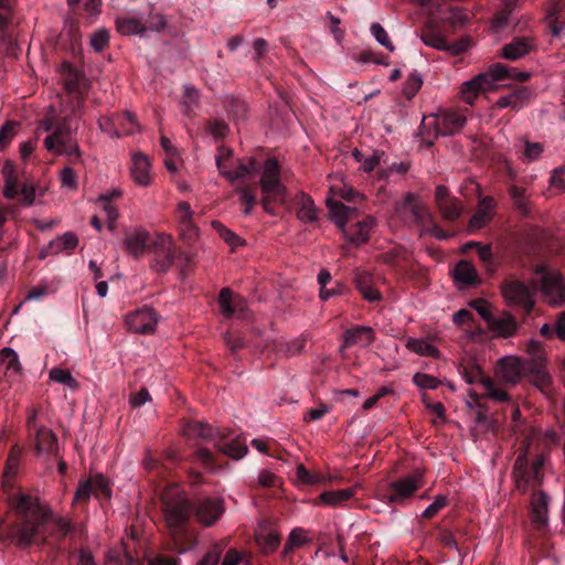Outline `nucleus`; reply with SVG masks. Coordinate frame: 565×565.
<instances>
[{
  "instance_id": "10",
  "label": "nucleus",
  "mask_w": 565,
  "mask_h": 565,
  "mask_svg": "<svg viewBox=\"0 0 565 565\" xmlns=\"http://www.w3.org/2000/svg\"><path fill=\"white\" fill-rule=\"evenodd\" d=\"M544 460L542 457H536L529 463L526 455H519L513 465V478L516 489L524 493L529 489H535L541 486L543 480Z\"/></svg>"
},
{
  "instance_id": "33",
  "label": "nucleus",
  "mask_w": 565,
  "mask_h": 565,
  "mask_svg": "<svg viewBox=\"0 0 565 565\" xmlns=\"http://www.w3.org/2000/svg\"><path fill=\"white\" fill-rule=\"evenodd\" d=\"M354 284L365 300L375 302L382 299L381 292L372 286V277L370 274L356 273Z\"/></svg>"
},
{
  "instance_id": "52",
  "label": "nucleus",
  "mask_w": 565,
  "mask_h": 565,
  "mask_svg": "<svg viewBox=\"0 0 565 565\" xmlns=\"http://www.w3.org/2000/svg\"><path fill=\"white\" fill-rule=\"evenodd\" d=\"M471 246L477 248L480 260L488 267L489 270L494 271L493 254L489 245H481L480 243L472 242Z\"/></svg>"
},
{
  "instance_id": "24",
  "label": "nucleus",
  "mask_w": 565,
  "mask_h": 565,
  "mask_svg": "<svg viewBox=\"0 0 565 565\" xmlns=\"http://www.w3.org/2000/svg\"><path fill=\"white\" fill-rule=\"evenodd\" d=\"M522 364L520 359L514 356L502 358L499 361L498 374L509 383H516L522 375Z\"/></svg>"
},
{
  "instance_id": "35",
  "label": "nucleus",
  "mask_w": 565,
  "mask_h": 565,
  "mask_svg": "<svg viewBox=\"0 0 565 565\" xmlns=\"http://www.w3.org/2000/svg\"><path fill=\"white\" fill-rule=\"evenodd\" d=\"M235 192L238 194V200L243 206L244 215H249L254 206L257 204L256 185H239L235 189Z\"/></svg>"
},
{
  "instance_id": "7",
  "label": "nucleus",
  "mask_w": 565,
  "mask_h": 565,
  "mask_svg": "<svg viewBox=\"0 0 565 565\" xmlns=\"http://www.w3.org/2000/svg\"><path fill=\"white\" fill-rule=\"evenodd\" d=\"M532 284L550 306L563 307L565 305V278L561 271L551 269L544 264L535 265Z\"/></svg>"
},
{
  "instance_id": "51",
  "label": "nucleus",
  "mask_w": 565,
  "mask_h": 565,
  "mask_svg": "<svg viewBox=\"0 0 565 565\" xmlns=\"http://www.w3.org/2000/svg\"><path fill=\"white\" fill-rule=\"evenodd\" d=\"M252 446L256 448L259 452L267 454L278 459H282V450H280L278 445L274 441L269 444L262 439H253Z\"/></svg>"
},
{
  "instance_id": "5",
  "label": "nucleus",
  "mask_w": 565,
  "mask_h": 565,
  "mask_svg": "<svg viewBox=\"0 0 565 565\" xmlns=\"http://www.w3.org/2000/svg\"><path fill=\"white\" fill-rule=\"evenodd\" d=\"M531 74L527 72H519L515 68L508 67L504 64L497 63L489 67L488 72L481 73L472 79L462 84L460 94L462 99L473 105L480 93H484L493 88L495 82L511 78L520 83L529 81Z\"/></svg>"
},
{
  "instance_id": "38",
  "label": "nucleus",
  "mask_w": 565,
  "mask_h": 565,
  "mask_svg": "<svg viewBox=\"0 0 565 565\" xmlns=\"http://www.w3.org/2000/svg\"><path fill=\"white\" fill-rule=\"evenodd\" d=\"M225 108L228 116L234 121H241L246 119L248 106L245 100L233 96L227 97L225 99Z\"/></svg>"
},
{
  "instance_id": "56",
  "label": "nucleus",
  "mask_w": 565,
  "mask_h": 565,
  "mask_svg": "<svg viewBox=\"0 0 565 565\" xmlns=\"http://www.w3.org/2000/svg\"><path fill=\"white\" fill-rule=\"evenodd\" d=\"M223 553L221 544H213L196 565H217Z\"/></svg>"
},
{
  "instance_id": "1",
  "label": "nucleus",
  "mask_w": 565,
  "mask_h": 565,
  "mask_svg": "<svg viewBox=\"0 0 565 565\" xmlns=\"http://www.w3.org/2000/svg\"><path fill=\"white\" fill-rule=\"evenodd\" d=\"M169 548L178 554L186 553L198 544V533L189 525L190 515L204 527L213 526L225 512V501L218 497H198L189 500L182 494L166 491L161 495Z\"/></svg>"
},
{
  "instance_id": "4",
  "label": "nucleus",
  "mask_w": 565,
  "mask_h": 565,
  "mask_svg": "<svg viewBox=\"0 0 565 565\" xmlns=\"http://www.w3.org/2000/svg\"><path fill=\"white\" fill-rule=\"evenodd\" d=\"M327 206L335 225L351 244L359 246L370 239V233L376 224L374 216L366 215L363 220L347 228V223L358 216V209L347 206L342 202L332 199L327 201Z\"/></svg>"
},
{
  "instance_id": "26",
  "label": "nucleus",
  "mask_w": 565,
  "mask_h": 565,
  "mask_svg": "<svg viewBox=\"0 0 565 565\" xmlns=\"http://www.w3.org/2000/svg\"><path fill=\"white\" fill-rule=\"evenodd\" d=\"M296 215L299 221L303 223H313L318 220V209L310 195H307L303 192L299 193L296 198Z\"/></svg>"
},
{
  "instance_id": "63",
  "label": "nucleus",
  "mask_w": 565,
  "mask_h": 565,
  "mask_svg": "<svg viewBox=\"0 0 565 565\" xmlns=\"http://www.w3.org/2000/svg\"><path fill=\"white\" fill-rule=\"evenodd\" d=\"M81 74L74 70L70 71L65 79V89L70 94H81Z\"/></svg>"
},
{
  "instance_id": "6",
  "label": "nucleus",
  "mask_w": 565,
  "mask_h": 565,
  "mask_svg": "<svg viewBox=\"0 0 565 565\" xmlns=\"http://www.w3.org/2000/svg\"><path fill=\"white\" fill-rule=\"evenodd\" d=\"M396 214L405 225L418 226L420 235L429 234L438 239H446L448 234L434 221L433 214L414 193H407L396 206Z\"/></svg>"
},
{
  "instance_id": "42",
  "label": "nucleus",
  "mask_w": 565,
  "mask_h": 565,
  "mask_svg": "<svg viewBox=\"0 0 565 565\" xmlns=\"http://www.w3.org/2000/svg\"><path fill=\"white\" fill-rule=\"evenodd\" d=\"M117 126V138L122 135H131L137 129V120L130 113H122L115 115Z\"/></svg>"
},
{
  "instance_id": "58",
  "label": "nucleus",
  "mask_w": 565,
  "mask_h": 565,
  "mask_svg": "<svg viewBox=\"0 0 565 565\" xmlns=\"http://www.w3.org/2000/svg\"><path fill=\"white\" fill-rule=\"evenodd\" d=\"M511 97L512 105L511 107L514 109L522 108L527 99L531 96V92L526 87H518L511 94L508 95Z\"/></svg>"
},
{
  "instance_id": "17",
  "label": "nucleus",
  "mask_w": 565,
  "mask_h": 565,
  "mask_svg": "<svg viewBox=\"0 0 565 565\" xmlns=\"http://www.w3.org/2000/svg\"><path fill=\"white\" fill-rule=\"evenodd\" d=\"M158 317L152 308L143 306L126 316L128 329L136 333H152L157 327Z\"/></svg>"
},
{
  "instance_id": "27",
  "label": "nucleus",
  "mask_w": 565,
  "mask_h": 565,
  "mask_svg": "<svg viewBox=\"0 0 565 565\" xmlns=\"http://www.w3.org/2000/svg\"><path fill=\"white\" fill-rule=\"evenodd\" d=\"M533 44L529 38H514L502 47V56L510 61H516L532 50Z\"/></svg>"
},
{
  "instance_id": "39",
  "label": "nucleus",
  "mask_w": 565,
  "mask_h": 565,
  "mask_svg": "<svg viewBox=\"0 0 565 565\" xmlns=\"http://www.w3.org/2000/svg\"><path fill=\"white\" fill-rule=\"evenodd\" d=\"M77 244V236L74 233L67 232L49 243V252H53L55 254L61 252H70L73 250Z\"/></svg>"
},
{
  "instance_id": "43",
  "label": "nucleus",
  "mask_w": 565,
  "mask_h": 565,
  "mask_svg": "<svg viewBox=\"0 0 565 565\" xmlns=\"http://www.w3.org/2000/svg\"><path fill=\"white\" fill-rule=\"evenodd\" d=\"M437 207L443 217L447 221H456L462 211L460 202L455 198L445 201L444 203L437 205Z\"/></svg>"
},
{
  "instance_id": "12",
  "label": "nucleus",
  "mask_w": 565,
  "mask_h": 565,
  "mask_svg": "<svg viewBox=\"0 0 565 565\" xmlns=\"http://www.w3.org/2000/svg\"><path fill=\"white\" fill-rule=\"evenodd\" d=\"M423 478V471L420 469H416L409 475L391 482L383 497L390 503L402 504L422 488Z\"/></svg>"
},
{
  "instance_id": "2",
  "label": "nucleus",
  "mask_w": 565,
  "mask_h": 565,
  "mask_svg": "<svg viewBox=\"0 0 565 565\" xmlns=\"http://www.w3.org/2000/svg\"><path fill=\"white\" fill-rule=\"evenodd\" d=\"M9 505L14 516L10 530L19 546L47 544L51 537L57 550H64L63 542L73 531V524L68 520H52V512L43 507L38 498L26 493L11 495Z\"/></svg>"
},
{
  "instance_id": "50",
  "label": "nucleus",
  "mask_w": 565,
  "mask_h": 565,
  "mask_svg": "<svg viewBox=\"0 0 565 565\" xmlns=\"http://www.w3.org/2000/svg\"><path fill=\"white\" fill-rule=\"evenodd\" d=\"M233 156V151L224 146L218 147L216 156V167L220 173L224 177L228 174V169L232 167L230 160Z\"/></svg>"
},
{
  "instance_id": "16",
  "label": "nucleus",
  "mask_w": 565,
  "mask_h": 565,
  "mask_svg": "<svg viewBox=\"0 0 565 565\" xmlns=\"http://www.w3.org/2000/svg\"><path fill=\"white\" fill-rule=\"evenodd\" d=\"M422 41L430 47L439 51H445L451 55H460L468 50V41L459 40L454 43H449L441 34H439L433 26L427 25L422 32Z\"/></svg>"
},
{
  "instance_id": "41",
  "label": "nucleus",
  "mask_w": 565,
  "mask_h": 565,
  "mask_svg": "<svg viewBox=\"0 0 565 565\" xmlns=\"http://www.w3.org/2000/svg\"><path fill=\"white\" fill-rule=\"evenodd\" d=\"M406 348L423 356L437 358L439 355L438 349L424 339L409 338Z\"/></svg>"
},
{
  "instance_id": "29",
  "label": "nucleus",
  "mask_w": 565,
  "mask_h": 565,
  "mask_svg": "<svg viewBox=\"0 0 565 565\" xmlns=\"http://www.w3.org/2000/svg\"><path fill=\"white\" fill-rule=\"evenodd\" d=\"M487 326L491 331L503 338L513 335L518 328L514 317L510 313H504L500 317L493 316Z\"/></svg>"
},
{
  "instance_id": "15",
  "label": "nucleus",
  "mask_w": 565,
  "mask_h": 565,
  "mask_svg": "<svg viewBox=\"0 0 565 565\" xmlns=\"http://www.w3.org/2000/svg\"><path fill=\"white\" fill-rule=\"evenodd\" d=\"M232 435L230 429L217 428L214 446L225 456L238 460L247 454L248 448L245 438L232 437Z\"/></svg>"
},
{
  "instance_id": "53",
  "label": "nucleus",
  "mask_w": 565,
  "mask_h": 565,
  "mask_svg": "<svg viewBox=\"0 0 565 565\" xmlns=\"http://www.w3.org/2000/svg\"><path fill=\"white\" fill-rule=\"evenodd\" d=\"M147 565H180L181 559L163 553H152L146 556Z\"/></svg>"
},
{
  "instance_id": "59",
  "label": "nucleus",
  "mask_w": 565,
  "mask_h": 565,
  "mask_svg": "<svg viewBox=\"0 0 565 565\" xmlns=\"http://www.w3.org/2000/svg\"><path fill=\"white\" fill-rule=\"evenodd\" d=\"M449 500L446 495H437L431 504H429L425 511L422 513V518L431 519L434 518L441 509L448 505Z\"/></svg>"
},
{
  "instance_id": "32",
  "label": "nucleus",
  "mask_w": 565,
  "mask_h": 565,
  "mask_svg": "<svg viewBox=\"0 0 565 565\" xmlns=\"http://www.w3.org/2000/svg\"><path fill=\"white\" fill-rule=\"evenodd\" d=\"M149 159L145 154L136 153L132 157L131 175L136 183L143 186L149 184Z\"/></svg>"
},
{
  "instance_id": "3",
  "label": "nucleus",
  "mask_w": 565,
  "mask_h": 565,
  "mask_svg": "<svg viewBox=\"0 0 565 565\" xmlns=\"http://www.w3.org/2000/svg\"><path fill=\"white\" fill-rule=\"evenodd\" d=\"M263 170L259 186L263 193L260 204L263 209L275 214L273 204H284L287 199V189L281 182L279 163L275 158H268L262 164L257 159L250 157L246 161L237 160L235 169H228V174L224 178L231 183L243 180L248 175L259 173Z\"/></svg>"
},
{
  "instance_id": "30",
  "label": "nucleus",
  "mask_w": 565,
  "mask_h": 565,
  "mask_svg": "<svg viewBox=\"0 0 565 565\" xmlns=\"http://www.w3.org/2000/svg\"><path fill=\"white\" fill-rule=\"evenodd\" d=\"M35 449L38 454H54L57 449L56 435L44 426L36 428Z\"/></svg>"
},
{
  "instance_id": "18",
  "label": "nucleus",
  "mask_w": 565,
  "mask_h": 565,
  "mask_svg": "<svg viewBox=\"0 0 565 565\" xmlns=\"http://www.w3.org/2000/svg\"><path fill=\"white\" fill-rule=\"evenodd\" d=\"M218 306L222 315L227 318H246L247 301L238 294H234L230 288H223L218 294Z\"/></svg>"
},
{
  "instance_id": "47",
  "label": "nucleus",
  "mask_w": 565,
  "mask_h": 565,
  "mask_svg": "<svg viewBox=\"0 0 565 565\" xmlns=\"http://www.w3.org/2000/svg\"><path fill=\"white\" fill-rule=\"evenodd\" d=\"M17 121L8 120L0 128V151H3L17 134Z\"/></svg>"
},
{
  "instance_id": "20",
  "label": "nucleus",
  "mask_w": 565,
  "mask_h": 565,
  "mask_svg": "<svg viewBox=\"0 0 565 565\" xmlns=\"http://www.w3.org/2000/svg\"><path fill=\"white\" fill-rule=\"evenodd\" d=\"M342 340L343 343L340 347L341 352L354 345L367 348L374 342L375 333L371 327L355 326L343 332Z\"/></svg>"
},
{
  "instance_id": "36",
  "label": "nucleus",
  "mask_w": 565,
  "mask_h": 565,
  "mask_svg": "<svg viewBox=\"0 0 565 565\" xmlns=\"http://www.w3.org/2000/svg\"><path fill=\"white\" fill-rule=\"evenodd\" d=\"M307 543V537L302 529H294L281 552V558L284 561L291 562L294 550L300 547Z\"/></svg>"
},
{
  "instance_id": "28",
  "label": "nucleus",
  "mask_w": 565,
  "mask_h": 565,
  "mask_svg": "<svg viewBox=\"0 0 565 565\" xmlns=\"http://www.w3.org/2000/svg\"><path fill=\"white\" fill-rule=\"evenodd\" d=\"M509 195L512 200L514 209L523 216L531 213L527 189L524 185L512 183L508 188Z\"/></svg>"
},
{
  "instance_id": "37",
  "label": "nucleus",
  "mask_w": 565,
  "mask_h": 565,
  "mask_svg": "<svg viewBox=\"0 0 565 565\" xmlns=\"http://www.w3.org/2000/svg\"><path fill=\"white\" fill-rule=\"evenodd\" d=\"M116 29L122 35L142 34L146 31L140 20L132 17L117 18Z\"/></svg>"
},
{
  "instance_id": "60",
  "label": "nucleus",
  "mask_w": 565,
  "mask_h": 565,
  "mask_svg": "<svg viewBox=\"0 0 565 565\" xmlns=\"http://www.w3.org/2000/svg\"><path fill=\"white\" fill-rule=\"evenodd\" d=\"M371 33L381 45L385 46L390 51H394V45L390 40L387 32L380 23H373L371 25Z\"/></svg>"
},
{
  "instance_id": "44",
  "label": "nucleus",
  "mask_w": 565,
  "mask_h": 565,
  "mask_svg": "<svg viewBox=\"0 0 565 565\" xmlns=\"http://www.w3.org/2000/svg\"><path fill=\"white\" fill-rule=\"evenodd\" d=\"M0 367L6 371H13L18 373L20 371V362L17 352L11 348H4L0 351Z\"/></svg>"
},
{
  "instance_id": "23",
  "label": "nucleus",
  "mask_w": 565,
  "mask_h": 565,
  "mask_svg": "<svg viewBox=\"0 0 565 565\" xmlns=\"http://www.w3.org/2000/svg\"><path fill=\"white\" fill-rule=\"evenodd\" d=\"M454 277L461 288L477 286L480 282L476 267L467 262L460 260L454 269Z\"/></svg>"
},
{
  "instance_id": "48",
  "label": "nucleus",
  "mask_w": 565,
  "mask_h": 565,
  "mask_svg": "<svg viewBox=\"0 0 565 565\" xmlns=\"http://www.w3.org/2000/svg\"><path fill=\"white\" fill-rule=\"evenodd\" d=\"M50 379L56 383L64 384L71 388L77 387V381L72 376L71 372L65 369H52L50 372Z\"/></svg>"
},
{
  "instance_id": "11",
  "label": "nucleus",
  "mask_w": 565,
  "mask_h": 565,
  "mask_svg": "<svg viewBox=\"0 0 565 565\" xmlns=\"http://www.w3.org/2000/svg\"><path fill=\"white\" fill-rule=\"evenodd\" d=\"M2 175L4 180L3 196L6 199H14L18 194L21 195L22 204L30 206L35 200V189L32 183L23 182L20 184V178L14 163L7 160L2 167Z\"/></svg>"
},
{
  "instance_id": "14",
  "label": "nucleus",
  "mask_w": 565,
  "mask_h": 565,
  "mask_svg": "<svg viewBox=\"0 0 565 565\" xmlns=\"http://www.w3.org/2000/svg\"><path fill=\"white\" fill-rule=\"evenodd\" d=\"M150 250L154 255L156 270L166 273L173 265L178 249L171 236L160 234L152 241Z\"/></svg>"
},
{
  "instance_id": "21",
  "label": "nucleus",
  "mask_w": 565,
  "mask_h": 565,
  "mask_svg": "<svg viewBox=\"0 0 565 565\" xmlns=\"http://www.w3.org/2000/svg\"><path fill=\"white\" fill-rule=\"evenodd\" d=\"M152 241L148 232L139 228L126 233L124 245L131 256L138 258L146 249H150Z\"/></svg>"
},
{
  "instance_id": "31",
  "label": "nucleus",
  "mask_w": 565,
  "mask_h": 565,
  "mask_svg": "<svg viewBox=\"0 0 565 565\" xmlns=\"http://www.w3.org/2000/svg\"><path fill=\"white\" fill-rule=\"evenodd\" d=\"M47 151L56 156H65L71 163L82 162L83 152L74 138L62 140L56 143L55 149Z\"/></svg>"
},
{
  "instance_id": "34",
  "label": "nucleus",
  "mask_w": 565,
  "mask_h": 565,
  "mask_svg": "<svg viewBox=\"0 0 565 565\" xmlns=\"http://www.w3.org/2000/svg\"><path fill=\"white\" fill-rule=\"evenodd\" d=\"M119 196L120 191L114 190L110 193L102 194L98 199V203L106 214L108 221V228L110 231L115 230V223L118 218L117 207L113 204V201Z\"/></svg>"
},
{
  "instance_id": "62",
  "label": "nucleus",
  "mask_w": 565,
  "mask_h": 565,
  "mask_svg": "<svg viewBox=\"0 0 565 565\" xmlns=\"http://www.w3.org/2000/svg\"><path fill=\"white\" fill-rule=\"evenodd\" d=\"M55 119H56L55 109H54V107H51V109L46 114V116L40 120L38 128H36V135L39 136L42 132L51 134L55 127Z\"/></svg>"
},
{
  "instance_id": "9",
  "label": "nucleus",
  "mask_w": 565,
  "mask_h": 565,
  "mask_svg": "<svg viewBox=\"0 0 565 565\" xmlns=\"http://www.w3.org/2000/svg\"><path fill=\"white\" fill-rule=\"evenodd\" d=\"M501 292L509 306L522 309L526 315L531 313L535 306V294L537 289L530 281V285L516 278H509L502 281Z\"/></svg>"
},
{
  "instance_id": "49",
  "label": "nucleus",
  "mask_w": 565,
  "mask_h": 565,
  "mask_svg": "<svg viewBox=\"0 0 565 565\" xmlns=\"http://www.w3.org/2000/svg\"><path fill=\"white\" fill-rule=\"evenodd\" d=\"M422 85H423V79H422L420 75L417 74L416 72H413L408 75V77L404 84L403 94L405 95V97L408 100H411L417 94V92L420 89Z\"/></svg>"
},
{
  "instance_id": "40",
  "label": "nucleus",
  "mask_w": 565,
  "mask_h": 565,
  "mask_svg": "<svg viewBox=\"0 0 565 565\" xmlns=\"http://www.w3.org/2000/svg\"><path fill=\"white\" fill-rule=\"evenodd\" d=\"M353 495L354 491L352 489L324 491L319 495V500L326 505L338 507L349 501Z\"/></svg>"
},
{
  "instance_id": "46",
  "label": "nucleus",
  "mask_w": 565,
  "mask_h": 565,
  "mask_svg": "<svg viewBox=\"0 0 565 565\" xmlns=\"http://www.w3.org/2000/svg\"><path fill=\"white\" fill-rule=\"evenodd\" d=\"M193 461L200 463L204 469L214 470L217 468L216 459L207 448H199L193 454Z\"/></svg>"
},
{
  "instance_id": "25",
  "label": "nucleus",
  "mask_w": 565,
  "mask_h": 565,
  "mask_svg": "<svg viewBox=\"0 0 565 565\" xmlns=\"http://www.w3.org/2000/svg\"><path fill=\"white\" fill-rule=\"evenodd\" d=\"M532 522L537 529L547 523V495L543 491H534L531 499Z\"/></svg>"
},
{
  "instance_id": "22",
  "label": "nucleus",
  "mask_w": 565,
  "mask_h": 565,
  "mask_svg": "<svg viewBox=\"0 0 565 565\" xmlns=\"http://www.w3.org/2000/svg\"><path fill=\"white\" fill-rule=\"evenodd\" d=\"M71 138H73L71 119L70 117H63L55 119L54 130L43 139V146L46 150H53L56 143Z\"/></svg>"
},
{
  "instance_id": "54",
  "label": "nucleus",
  "mask_w": 565,
  "mask_h": 565,
  "mask_svg": "<svg viewBox=\"0 0 565 565\" xmlns=\"http://www.w3.org/2000/svg\"><path fill=\"white\" fill-rule=\"evenodd\" d=\"M413 382L416 386L424 390H436L440 385V381L437 377L425 373H416L413 376Z\"/></svg>"
},
{
  "instance_id": "8",
  "label": "nucleus",
  "mask_w": 565,
  "mask_h": 565,
  "mask_svg": "<svg viewBox=\"0 0 565 565\" xmlns=\"http://www.w3.org/2000/svg\"><path fill=\"white\" fill-rule=\"evenodd\" d=\"M467 122L466 116L452 109H447L439 115L424 117L419 127L422 137L433 145L438 136H452L459 132Z\"/></svg>"
},
{
  "instance_id": "19",
  "label": "nucleus",
  "mask_w": 565,
  "mask_h": 565,
  "mask_svg": "<svg viewBox=\"0 0 565 565\" xmlns=\"http://www.w3.org/2000/svg\"><path fill=\"white\" fill-rule=\"evenodd\" d=\"M181 431L186 439L211 441L213 444L217 435V428H214L206 423L192 419L182 420Z\"/></svg>"
},
{
  "instance_id": "13",
  "label": "nucleus",
  "mask_w": 565,
  "mask_h": 565,
  "mask_svg": "<svg viewBox=\"0 0 565 565\" xmlns=\"http://www.w3.org/2000/svg\"><path fill=\"white\" fill-rule=\"evenodd\" d=\"M92 494L99 500H109L111 497L109 481L102 473H97L79 482L75 492L74 502L87 503Z\"/></svg>"
},
{
  "instance_id": "45",
  "label": "nucleus",
  "mask_w": 565,
  "mask_h": 565,
  "mask_svg": "<svg viewBox=\"0 0 565 565\" xmlns=\"http://www.w3.org/2000/svg\"><path fill=\"white\" fill-rule=\"evenodd\" d=\"M382 257L384 263L391 266H399L402 262L408 260L409 253L405 247L394 246L385 252Z\"/></svg>"
},
{
  "instance_id": "55",
  "label": "nucleus",
  "mask_w": 565,
  "mask_h": 565,
  "mask_svg": "<svg viewBox=\"0 0 565 565\" xmlns=\"http://www.w3.org/2000/svg\"><path fill=\"white\" fill-rule=\"evenodd\" d=\"M109 43V32L106 29H99L92 34L90 45L96 52H103Z\"/></svg>"
},
{
  "instance_id": "57",
  "label": "nucleus",
  "mask_w": 565,
  "mask_h": 565,
  "mask_svg": "<svg viewBox=\"0 0 565 565\" xmlns=\"http://www.w3.org/2000/svg\"><path fill=\"white\" fill-rule=\"evenodd\" d=\"M258 541L263 545L265 553H271L279 546L280 535L277 532H268L259 535Z\"/></svg>"
},
{
  "instance_id": "64",
  "label": "nucleus",
  "mask_w": 565,
  "mask_h": 565,
  "mask_svg": "<svg viewBox=\"0 0 565 565\" xmlns=\"http://www.w3.org/2000/svg\"><path fill=\"white\" fill-rule=\"evenodd\" d=\"M180 233L183 239L191 242L198 236V228L193 224L192 218L180 221Z\"/></svg>"
},
{
  "instance_id": "61",
  "label": "nucleus",
  "mask_w": 565,
  "mask_h": 565,
  "mask_svg": "<svg viewBox=\"0 0 565 565\" xmlns=\"http://www.w3.org/2000/svg\"><path fill=\"white\" fill-rule=\"evenodd\" d=\"M214 228L217 231L218 235L232 246H238L242 244V239L226 226L221 223L214 222Z\"/></svg>"
}]
</instances>
